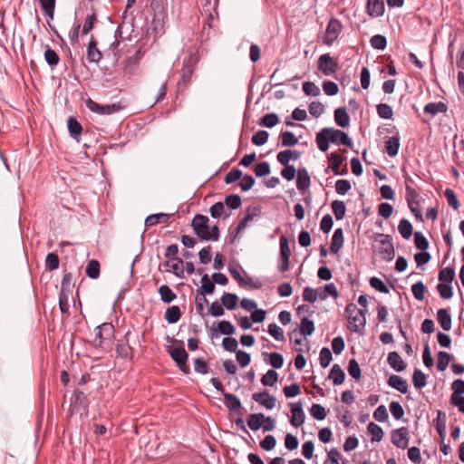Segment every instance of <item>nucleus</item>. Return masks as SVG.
Returning <instances> with one entry per match:
<instances>
[{
    "label": "nucleus",
    "mask_w": 464,
    "mask_h": 464,
    "mask_svg": "<svg viewBox=\"0 0 464 464\" xmlns=\"http://www.w3.org/2000/svg\"><path fill=\"white\" fill-rule=\"evenodd\" d=\"M315 142L322 152H326L329 150L330 143L344 145L350 149H353V142L348 133L332 127L321 129L320 131L316 133Z\"/></svg>",
    "instance_id": "1"
},
{
    "label": "nucleus",
    "mask_w": 464,
    "mask_h": 464,
    "mask_svg": "<svg viewBox=\"0 0 464 464\" xmlns=\"http://www.w3.org/2000/svg\"><path fill=\"white\" fill-rule=\"evenodd\" d=\"M150 10L152 15L151 27L153 32L160 34L167 17L165 0H150Z\"/></svg>",
    "instance_id": "2"
},
{
    "label": "nucleus",
    "mask_w": 464,
    "mask_h": 464,
    "mask_svg": "<svg viewBox=\"0 0 464 464\" xmlns=\"http://www.w3.org/2000/svg\"><path fill=\"white\" fill-rule=\"evenodd\" d=\"M174 343L179 344V347L169 348L168 350L170 358L175 362L177 367L179 371L188 375L190 372V369L188 365V353L185 350L184 343L182 341H178L173 339Z\"/></svg>",
    "instance_id": "3"
},
{
    "label": "nucleus",
    "mask_w": 464,
    "mask_h": 464,
    "mask_svg": "<svg viewBox=\"0 0 464 464\" xmlns=\"http://www.w3.org/2000/svg\"><path fill=\"white\" fill-rule=\"evenodd\" d=\"M374 241L379 242L380 244L376 249L380 257L387 262L392 261L395 256V251L393 244L390 239V236L385 234H376L374 236Z\"/></svg>",
    "instance_id": "4"
},
{
    "label": "nucleus",
    "mask_w": 464,
    "mask_h": 464,
    "mask_svg": "<svg viewBox=\"0 0 464 464\" xmlns=\"http://www.w3.org/2000/svg\"><path fill=\"white\" fill-rule=\"evenodd\" d=\"M194 234L201 241H208L209 237V218L202 214H196L191 221Z\"/></svg>",
    "instance_id": "5"
},
{
    "label": "nucleus",
    "mask_w": 464,
    "mask_h": 464,
    "mask_svg": "<svg viewBox=\"0 0 464 464\" xmlns=\"http://www.w3.org/2000/svg\"><path fill=\"white\" fill-rule=\"evenodd\" d=\"M342 28V24L338 19H330L325 29L324 36L323 37V43L327 46H332L338 39Z\"/></svg>",
    "instance_id": "6"
},
{
    "label": "nucleus",
    "mask_w": 464,
    "mask_h": 464,
    "mask_svg": "<svg viewBox=\"0 0 464 464\" xmlns=\"http://www.w3.org/2000/svg\"><path fill=\"white\" fill-rule=\"evenodd\" d=\"M338 63L330 53H324L319 56L317 61L318 70L325 76L334 73L338 69Z\"/></svg>",
    "instance_id": "7"
},
{
    "label": "nucleus",
    "mask_w": 464,
    "mask_h": 464,
    "mask_svg": "<svg viewBox=\"0 0 464 464\" xmlns=\"http://www.w3.org/2000/svg\"><path fill=\"white\" fill-rule=\"evenodd\" d=\"M368 313V309H360L356 314L352 316H348L350 324L349 329L352 332L362 334L366 324L365 314Z\"/></svg>",
    "instance_id": "8"
},
{
    "label": "nucleus",
    "mask_w": 464,
    "mask_h": 464,
    "mask_svg": "<svg viewBox=\"0 0 464 464\" xmlns=\"http://www.w3.org/2000/svg\"><path fill=\"white\" fill-rule=\"evenodd\" d=\"M327 159L331 164L325 169V173H328L330 170H332L334 175L343 176L348 173L347 168H345L343 171L340 170L342 164L346 160V157H343L338 152L334 151L327 155Z\"/></svg>",
    "instance_id": "9"
},
{
    "label": "nucleus",
    "mask_w": 464,
    "mask_h": 464,
    "mask_svg": "<svg viewBox=\"0 0 464 464\" xmlns=\"http://www.w3.org/2000/svg\"><path fill=\"white\" fill-rule=\"evenodd\" d=\"M289 406L291 408V425L295 428L302 426L305 421V414L303 408V401H298L296 402H290Z\"/></svg>",
    "instance_id": "10"
},
{
    "label": "nucleus",
    "mask_w": 464,
    "mask_h": 464,
    "mask_svg": "<svg viewBox=\"0 0 464 464\" xmlns=\"http://www.w3.org/2000/svg\"><path fill=\"white\" fill-rule=\"evenodd\" d=\"M87 108L97 114L100 115H111L120 111L121 106L115 103L109 105L99 104L98 102L89 99L86 102Z\"/></svg>",
    "instance_id": "11"
},
{
    "label": "nucleus",
    "mask_w": 464,
    "mask_h": 464,
    "mask_svg": "<svg viewBox=\"0 0 464 464\" xmlns=\"http://www.w3.org/2000/svg\"><path fill=\"white\" fill-rule=\"evenodd\" d=\"M262 210L259 206H250L246 209L244 218L237 227V235H239L246 227L248 222L261 216Z\"/></svg>",
    "instance_id": "12"
},
{
    "label": "nucleus",
    "mask_w": 464,
    "mask_h": 464,
    "mask_svg": "<svg viewBox=\"0 0 464 464\" xmlns=\"http://www.w3.org/2000/svg\"><path fill=\"white\" fill-rule=\"evenodd\" d=\"M131 332L129 330L123 337V340L119 341L116 345L117 356L121 359H132V347L129 344V337Z\"/></svg>",
    "instance_id": "13"
},
{
    "label": "nucleus",
    "mask_w": 464,
    "mask_h": 464,
    "mask_svg": "<svg viewBox=\"0 0 464 464\" xmlns=\"http://www.w3.org/2000/svg\"><path fill=\"white\" fill-rule=\"evenodd\" d=\"M201 286L197 289L196 293L198 295L203 296L204 303L208 304V301L205 297V295H213L216 289L215 283L213 280L208 276V274H204L201 276Z\"/></svg>",
    "instance_id": "14"
},
{
    "label": "nucleus",
    "mask_w": 464,
    "mask_h": 464,
    "mask_svg": "<svg viewBox=\"0 0 464 464\" xmlns=\"http://www.w3.org/2000/svg\"><path fill=\"white\" fill-rule=\"evenodd\" d=\"M409 430L406 427H401L392 431V442L400 449H406L409 444Z\"/></svg>",
    "instance_id": "15"
},
{
    "label": "nucleus",
    "mask_w": 464,
    "mask_h": 464,
    "mask_svg": "<svg viewBox=\"0 0 464 464\" xmlns=\"http://www.w3.org/2000/svg\"><path fill=\"white\" fill-rule=\"evenodd\" d=\"M252 400L264 406L266 410H273L276 407V397L270 395L266 390L253 393Z\"/></svg>",
    "instance_id": "16"
},
{
    "label": "nucleus",
    "mask_w": 464,
    "mask_h": 464,
    "mask_svg": "<svg viewBox=\"0 0 464 464\" xmlns=\"http://www.w3.org/2000/svg\"><path fill=\"white\" fill-rule=\"evenodd\" d=\"M71 407L72 412L88 407V399L83 392L80 390L74 391L71 398Z\"/></svg>",
    "instance_id": "17"
},
{
    "label": "nucleus",
    "mask_w": 464,
    "mask_h": 464,
    "mask_svg": "<svg viewBox=\"0 0 464 464\" xmlns=\"http://www.w3.org/2000/svg\"><path fill=\"white\" fill-rule=\"evenodd\" d=\"M383 0H367L366 12L371 17H380L384 14Z\"/></svg>",
    "instance_id": "18"
},
{
    "label": "nucleus",
    "mask_w": 464,
    "mask_h": 464,
    "mask_svg": "<svg viewBox=\"0 0 464 464\" xmlns=\"http://www.w3.org/2000/svg\"><path fill=\"white\" fill-rule=\"evenodd\" d=\"M296 176L297 189L300 191L308 189L311 185V178L308 170L304 167H300L297 169Z\"/></svg>",
    "instance_id": "19"
},
{
    "label": "nucleus",
    "mask_w": 464,
    "mask_h": 464,
    "mask_svg": "<svg viewBox=\"0 0 464 464\" xmlns=\"http://www.w3.org/2000/svg\"><path fill=\"white\" fill-rule=\"evenodd\" d=\"M236 333V328L230 321L222 320L218 323V328L212 329L211 337H215L218 334L231 336Z\"/></svg>",
    "instance_id": "20"
},
{
    "label": "nucleus",
    "mask_w": 464,
    "mask_h": 464,
    "mask_svg": "<svg viewBox=\"0 0 464 464\" xmlns=\"http://www.w3.org/2000/svg\"><path fill=\"white\" fill-rule=\"evenodd\" d=\"M387 362L397 372H403L407 367L406 362L401 358L399 353L396 351L389 353Z\"/></svg>",
    "instance_id": "21"
},
{
    "label": "nucleus",
    "mask_w": 464,
    "mask_h": 464,
    "mask_svg": "<svg viewBox=\"0 0 464 464\" xmlns=\"http://www.w3.org/2000/svg\"><path fill=\"white\" fill-rule=\"evenodd\" d=\"M388 385L402 394H406L408 392V383L400 375L392 374L389 377Z\"/></svg>",
    "instance_id": "22"
},
{
    "label": "nucleus",
    "mask_w": 464,
    "mask_h": 464,
    "mask_svg": "<svg viewBox=\"0 0 464 464\" xmlns=\"http://www.w3.org/2000/svg\"><path fill=\"white\" fill-rule=\"evenodd\" d=\"M437 320L444 331L451 329L452 319L449 308H440L437 312Z\"/></svg>",
    "instance_id": "23"
},
{
    "label": "nucleus",
    "mask_w": 464,
    "mask_h": 464,
    "mask_svg": "<svg viewBox=\"0 0 464 464\" xmlns=\"http://www.w3.org/2000/svg\"><path fill=\"white\" fill-rule=\"evenodd\" d=\"M102 57V54L97 48V42L93 39V37H92L88 44L86 58L89 63H98Z\"/></svg>",
    "instance_id": "24"
},
{
    "label": "nucleus",
    "mask_w": 464,
    "mask_h": 464,
    "mask_svg": "<svg viewBox=\"0 0 464 464\" xmlns=\"http://www.w3.org/2000/svg\"><path fill=\"white\" fill-rule=\"evenodd\" d=\"M262 356L265 357V361L266 362V363L271 365L274 369H280L284 364V356L279 353L263 352Z\"/></svg>",
    "instance_id": "25"
},
{
    "label": "nucleus",
    "mask_w": 464,
    "mask_h": 464,
    "mask_svg": "<svg viewBox=\"0 0 464 464\" xmlns=\"http://www.w3.org/2000/svg\"><path fill=\"white\" fill-rule=\"evenodd\" d=\"M334 121L337 126L346 128L350 124V116L344 107L336 108L334 111Z\"/></svg>",
    "instance_id": "26"
},
{
    "label": "nucleus",
    "mask_w": 464,
    "mask_h": 464,
    "mask_svg": "<svg viewBox=\"0 0 464 464\" xmlns=\"http://www.w3.org/2000/svg\"><path fill=\"white\" fill-rule=\"evenodd\" d=\"M302 155V152L296 150H285L282 151H279L276 155V160L279 163H285L289 164L290 160H297L300 159Z\"/></svg>",
    "instance_id": "27"
},
{
    "label": "nucleus",
    "mask_w": 464,
    "mask_h": 464,
    "mask_svg": "<svg viewBox=\"0 0 464 464\" xmlns=\"http://www.w3.org/2000/svg\"><path fill=\"white\" fill-rule=\"evenodd\" d=\"M264 419H265V414L262 412L250 413L246 420L248 428L252 431H257L258 430L263 428Z\"/></svg>",
    "instance_id": "28"
},
{
    "label": "nucleus",
    "mask_w": 464,
    "mask_h": 464,
    "mask_svg": "<svg viewBox=\"0 0 464 464\" xmlns=\"http://www.w3.org/2000/svg\"><path fill=\"white\" fill-rule=\"evenodd\" d=\"M225 405L229 411H237L242 408L241 401L233 393L223 392Z\"/></svg>",
    "instance_id": "29"
},
{
    "label": "nucleus",
    "mask_w": 464,
    "mask_h": 464,
    "mask_svg": "<svg viewBox=\"0 0 464 464\" xmlns=\"http://www.w3.org/2000/svg\"><path fill=\"white\" fill-rule=\"evenodd\" d=\"M328 377L333 381L334 385L338 386L344 382L345 372L338 363H334Z\"/></svg>",
    "instance_id": "30"
},
{
    "label": "nucleus",
    "mask_w": 464,
    "mask_h": 464,
    "mask_svg": "<svg viewBox=\"0 0 464 464\" xmlns=\"http://www.w3.org/2000/svg\"><path fill=\"white\" fill-rule=\"evenodd\" d=\"M67 128L71 137L79 141L82 131V124L76 120V118L69 117L67 121Z\"/></svg>",
    "instance_id": "31"
},
{
    "label": "nucleus",
    "mask_w": 464,
    "mask_h": 464,
    "mask_svg": "<svg viewBox=\"0 0 464 464\" xmlns=\"http://www.w3.org/2000/svg\"><path fill=\"white\" fill-rule=\"evenodd\" d=\"M343 231L342 228H336L332 237L331 252L337 254L343 246Z\"/></svg>",
    "instance_id": "32"
},
{
    "label": "nucleus",
    "mask_w": 464,
    "mask_h": 464,
    "mask_svg": "<svg viewBox=\"0 0 464 464\" xmlns=\"http://www.w3.org/2000/svg\"><path fill=\"white\" fill-rule=\"evenodd\" d=\"M386 152L390 157H395L398 155L400 150V137L399 135H393L385 141Z\"/></svg>",
    "instance_id": "33"
},
{
    "label": "nucleus",
    "mask_w": 464,
    "mask_h": 464,
    "mask_svg": "<svg viewBox=\"0 0 464 464\" xmlns=\"http://www.w3.org/2000/svg\"><path fill=\"white\" fill-rule=\"evenodd\" d=\"M238 296L235 293L225 292L220 298L222 305L227 310H234L237 305Z\"/></svg>",
    "instance_id": "34"
},
{
    "label": "nucleus",
    "mask_w": 464,
    "mask_h": 464,
    "mask_svg": "<svg viewBox=\"0 0 464 464\" xmlns=\"http://www.w3.org/2000/svg\"><path fill=\"white\" fill-rule=\"evenodd\" d=\"M405 199L408 207H411L413 205H420V193L416 190L415 188L411 186H406Z\"/></svg>",
    "instance_id": "35"
},
{
    "label": "nucleus",
    "mask_w": 464,
    "mask_h": 464,
    "mask_svg": "<svg viewBox=\"0 0 464 464\" xmlns=\"http://www.w3.org/2000/svg\"><path fill=\"white\" fill-rule=\"evenodd\" d=\"M170 215L166 213H156L148 216L145 219V226L151 227L160 223H167Z\"/></svg>",
    "instance_id": "36"
},
{
    "label": "nucleus",
    "mask_w": 464,
    "mask_h": 464,
    "mask_svg": "<svg viewBox=\"0 0 464 464\" xmlns=\"http://www.w3.org/2000/svg\"><path fill=\"white\" fill-rule=\"evenodd\" d=\"M158 293L160 295V300L165 304H170L177 298V295L167 285H160Z\"/></svg>",
    "instance_id": "37"
},
{
    "label": "nucleus",
    "mask_w": 464,
    "mask_h": 464,
    "mask_svg": "<svg viewBox=\"0 0 464 464\" xmlns=\"http://www.w3.org/2000/svg\"><path fill=\"white\" fill-rule=\"evenodd\" d=\"M448 110L447 105L442 102H429L424 107V112L435 116L439 112H446Z\"/></svg>",
    "instance_id": "38"
},
{
    "label": "nucleus",
    "mask_w": 464,
    "mask_h": 464,
    "mask_svg": "<svg viewBox=\"0 0 464 464\" xmlns=\"http://www.w3.org/2000/svg\"><path fill=\"white\" fill-rule=\"evenodd\" d=\"M181 311L178 305H172L166 309L165 319L169 324H176L181 318Z\"/></svg>",
    "instance_id": "39"
},
{
    "label": "nucleus",
    "mask_w": 464,
    "mask_h": 464,
    "mask_svg": "<svg viewBox=\"0 0 464 464\" xmlns=\"http://www.w3.org/2000/svg\"><path fill=\"white\" fill-rule=\"evenodd\" d=\"M453 359V355L445 352L440 351L437 353V369L440 372H443L447 369L450 362Z\"/></svg>",
    "instance_id": "40"
},
{
    "label": "nucleus",
    "mask_w": 464,
    "mask_h": 464,
    "mask_svg": "<svg viewBox=\"0 0 464 464\" xmlns=\"http://www.w3.org/2000/svg\"><path fill=\"white\" fill-rule=\"evenodd\" d=\"M315 330L314 323L308 317H303L300 323L299 333L304 337L310 336Z\"/></svg>",
    "instance_id": "41"
},
{
    "label": "nucleus",
    "mask_w": 464,
    "mask_h": 464,
    "mask_svg": "<svg viewBox=\"0 0 464 464\" xmlns=\"http://www.w3.org/2000/svg\"><path fill=\"white\" fill-rule=\"evenodd\" d=\"M332 211L336 220H342L346 212V207L343 201L335 199L331 203Z\"/></svg>",
    "instance_id": "42"
},
{
    "label": "nucleus",
    "mask_w": 464,
    "mask_h": 464,
    "mask_svg": "<svg viewBox=\"0 0 464 464\" xmlns=\"http://www.w3.org/2000/svg\"><path fill=\"white\" fill-rule=\"evenodd\" d=\"M171 260H172L171 261L172 263L170 266V269H168L167 271L172 272L179 278H184L185 277L184 268H183L184 261L182 260V258L174 257Z\"/></svg>",
    "instance_id": "43"
},
{
    "label": "nucleus",
    "mask_w": 464,
    "mask_h": 464,
    "mask_svg": "<svg viewBox=\"0 0 464 464\" xmlns=\"http://www.w3.org/2000/svg\"><path fill=\"white\" fill-rule=\"evenodd\" d=\"M281 143L284 147H293L299 141L298 138L293 131L285 130L280 133Z\"/></svg>",
    "instance_id": "44"
},
{
    "label": "nucleus",
    "mask_w": 464,
    "mask_h": 464,
    "mask_svg": "<svg viewBox=\"0 0 464 464\" xmlns=\"http://www.w3.org/2000/svg\"><path fill=\"white\" fill-rule=\"evenodd\" d=\"M367 430L369 433L372 434V442H380L384 435L383 430L381 426L374 422H370L368 424Z\"/></svg>",
    "instance_id": "45"
},
{
    "label": "nucleus",
    "mask_w": 464,
    "mask_h": 464,
    "mask_svg": "<svg viewBox=\"0 0 464 464\" xmlns=\"http://www.w3.org/2000/svg\"><path fill=\"white\" fill-rule=\"evenodd\" d=\"M398 230L402 238L410 239V237L412 235L413 227L411 223L408 219L402 218L399 223Z\"/></svg>",
    "instance_id": "46"
},
{
    "label": "nucleus",
    "mask_w": 464,
    "mask_h": 464,
    "mask_svg": "<svg viewBox=\"0 0 464 464\" xmlns=\"http://www.w3.org/2000/svg\"><path fill=\"white\" fill-rule=\"evenodd\" d=\"M412 382L416 389H422L427 385V375L416 368L412 374Z\"/></svg>",
    "instance_id": "47"
},
{
    "label": "nucleus",
    "mask_w": 464,
    "mask_h": 464,
    "mask_svg": "<svg viewBox=\"0 0 464 464\" xmlns=\"http://www.w3.org/2000/svg\"><path fill=\"white\" fill-rule=\"evenodd\" d=\"M100 263L96 259H92L88 262L85 273L86 276L92 279H96L100 276Z\"/></svg>",
    "instance_id": "48"
},
{
    "label": "nucleus",
    "mask_w": 464,
    "mask_h": 464,
    "mask_svg": "<svg viewBox=\"0 0 464 464\" xmlns=\"http://www.w3.org/2000/svg\"><path fill=\"white\" fill-rule=\"evenodd\" d=\"M439 280L440 283L451 284L455 277V269L453 266L442 268L439 273Z\"/></svg>",
    "instance_id": "49"
},
{
    "label": "nucleus",
    "mask_w": 464,
    "mask_h": 464,
    "mask_svg": "<svg viewBox=\"0 0 464 464\" xmlns=\"http://www.w3.org/2000/svg\"><path fill=\"white\" fill-rule=\"evenodd\" d=\"M278 381V373L276 370H268L261 378V383L264 386H274Z\"/></svg>",
    "instance_id": "50"
},
{
    "label": "nucleus",
    "mask_w": 464,
    "mask_h": 464,
    "mask_svg": "<svg viewBox=\"0 0 464 464\" xmlns=\"http://www.w3.org/2000/svg\"><path fill=\"white\" fill-rule=\"evenodd\" d=\"M279 122V118L276 113L270 112L265 114L260 121L259 125L266 127V128H273Z\"/></svg>",
    "instance_id": "51"
},
{
    "label": "nucleus",
    "mask_w": 464,
    "mask_h": 464,
    "mask_svg": "<svg viewBox=\"0 0 464 464\" xmlns=\"http://www.w3.org/2000/svg\"><path fill=\"white\" fill-rule=\"evenodd\" d=\"M347 371L349 375L354 380H359L362 377L361 367L354 358L349 360Z\"/></svg>",
    "instance_id": "52"
},
{
    "label": "nucleus",
    "mask_w": 464,
    "mask_h": 464,
    "mask_svg": "<svg viewBox=\"0 0 464 464\" xmlns=\"http://www.w3.org/2000/svg\"><path fill=\"white\" fill-rule=\"evenodd\" d=\"M371 46L378 51H383L387 47V39L382 34H375L370 40Z\"/></svg>",
    "instance_id": "53"
},
{
    "label": "nucleus",
    "mask_w": 464,
    "mask_h": 464,
    "mask_svg": "<svg viewBox=\"0 0 464 464\" xmlns=\"http://www.w3.org/2000/svg\"><path fill=\"white\" fill-rule=\"evenodd\" d=\"M224 204L230 209L235 210L241 207L242 200L237 194H229L226 196Z\"/></svg>",
    "instance_id": "54"
},
{
    "label": "nucleus",
    "mask_w": 464,
    "mask_h": 464,
    "mask_svg": "<svg viewBox=\"0 0 464 464\" xmlns=\"http://www.w3.org/2000/svg\"><path fill=\"white\" fill-rule=\"evenodd\" d=\"M280 164L284 167L280 173L282 178L287 181L293 180L297 174L295 167L294 165L287 164V162Z\"/></svg>",
    "instance_id": "55"
},
{
    "label": "nucleus",
    "mask_w": 464,
    "mask_h": 464,
    "mask_svg": "<svg viewBox=\"0 0 464 464\" xmlns=\"http://www.w3.org/2000/svg\"><path fill=\"white\" fill-rule=\"evenodd\" d=\"M310 413L316 420H323L327 416V411L324 406L318 403H314L310 409Z\"/></svg>",
    "instance_id": "56"
},
{
    "label": "nucleus",
    "mask_w": 464,
    "mask_h": 464,
    "mask_svg": "<svg viewBox=\"0 0 464 464\" xmlns=\"http://www.w3.org/2000/svg\"><path fill=\"white\" fill-rule=\"evenodd\" d=\"M411 292L416 300L423 301L425 298L426 286L422 281H419L411 285Z\"/></svg>",
    "instance_id": "57"
},
{
    "label": "nucleus",
    "mask_w": 464,
    "mask_h": 464,
    "mask_svg": "<svg viewBox=\"0 0 464 464\" xmlns=\"http://www.w3.org/2000/svg\"><path fill=\"white\" fill-rule=\"evenodd\" d=\"M377 114L381 119L391 120L392 118V108L387 103H380L376 106Z\"/></svg>",
    "instance_id": "58"
},
{
    "label": "nucleus",
    "mask_w": 464,
    "mask_h": 464,
    "mask_svg": "<svg viewBox=\"0 0 464 464\" xmlns=\"http://www.w3.org/2000/svg\"><path fill=\"white\" fill-rule=\"evenodd\" d=\"M267 332L275 340L278 342L285 341L283 330L276 323L268 324Z\"/></svg>",
    "instance_id": "59"
},
{
    "label": "nucleus",
    "mask_w": 464,
    "mask_h": 464,
    "mask_svg": "<svg viewBox=\"0 0 464 464\" xmlns=\"http://www.w3.org/2000/svg\"><path fill=\"white\" fill-rule=\"evenodd\" d=\"M44 59L46 63L51 67L56 66L60 61L58 53L49 46H47L44 51Z\"/></svg>",
    "instance_id": "60"
},
{
    "label": "nucleus",
    "mask_w": 464,
    "mask_h": 464,
    "mask_svg": "<svg viewBox=\"0 0 464 464\" xmlns=\"http://www.w3.org/2000/svg\"><path fill=\"white\" fill-rule=\"evenodd\" d=\"M413 236H414V245H415L416 248H418L420 251H424L429 248V245H430L429 241L421 232L416 231L413 234Z\"/></svg>",
    "instance_id": "61"
},
{
    "label": "nucleus",
    "mask_w": 464,
    "mask_h": 464,
    "mask_svg": "<svg viewBox=\"0 0 464 464\" xmlns=\"http://www.w3.org/2000/svg\"><path fill=\"white\" fill-rule=\"evenodd\" d=\"M73 285L72 274L70 272L64 273L61 283L60 293L71 294Z\"/></svg>",
    "instance_id": "62"
},
{
    "label": "nucleus",
    "mask_w": 464,
    "mask_h": 464,
    "mask_svg": "<svg viewBox=\"0 0 464 464\" xmlns=\"http://www.w3.org/2000/svg\"><path fill=\"white\" fill-rule=\"evenodd\" d=\"M444 196L447 199L448 204L454 209L458 210L459 208V201L458 199L457 194L451 188H446L444 191Z\"/></svg>",
    "instance_id": "63"
},
{
    "label": "nucleus",
    "mask_w": 464,
    "mask_h": 464,
    "mask_svg": "<svg viewBox=\"0 0 464 464\" xmlns=\"http://www.w3.org/2000/svg\"><path fill=\"white\" fill-rule=\"evenodd\" d=\"M369 283L373 289L380 293L388 294L390 292L389 287L385 285V283L377 276L371 277Z\"/></svg>",
    "instance_id": "64"
}]
</instances>
